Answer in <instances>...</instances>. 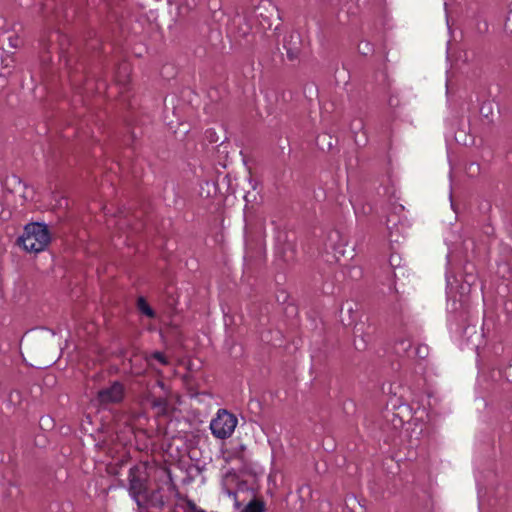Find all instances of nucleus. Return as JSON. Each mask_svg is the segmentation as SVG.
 <instances>
[{
    "label": "nucleus",
    "instance_id": "obj_7",
    "mask_svg": "<svg viewBox=\"0 0 512 512\" xmlns=\"http://www.w3.org/2000/svg\"><path fill=\"white\" fill-rule=\"evenodd\" d=\"M138 310L145 316L153 318L155 316L154 310L150 307L147 301L143 297H139L137 300Z\"/></svg>",
    "mask_w": 512,
    "mask_h": 512
},
{
    "label": "nucleus",
    "instance_id": "obj_5",
    "mask_svg": "<svg viewBox=\"0 0 512 512\" xmlns=\"http://www.w3.org/2000/svg\"><path fill=\"white\" fill-rule=\"evenodd\" d=\"M222 489L228 497L234 499L235 506L239 507L238 493L244 490V484L240 483L236 473L227 472L222 479Z\"/></svg>",
    "mask_w": 512,
    "mask_h": 512
},
{
    "label": "nucleus",
    "instance_id": "obj_17",
    "mask_svg": "<svg viewBox=\"0 0 512 512\" xmlns=\"http://www.w3.org/2000/svg\"><path fill=\"white\" fill-rule=\"evenodd\" d=\"M166 478H167L166 485L168 486L169 494H172V493H174V487H173V485L171 483L170 476L167 474Z\"/></svg>",
    "mask_w": 512,
    "mask_h": 512
},
{
    "label": "nucleus",
    "instance_id": "obj_15",
    "mask_svg": "<svg viewBox=\"0 0 512 512\" xmlns=\"http://www.w3.org/2000/svg\"><path fill=\"white\" fill-rule=\"evenodd\" d=\"M209 460H211V459L209 458ZM209 464H210V461L203 462L202 464L197 463V464H194V468L197 469V471L199 473H203L206 470V466L209 465Z\"/></svg>",
    "mask_w": 512,
    "mask_h": 512
},
{
    "label": "nucleus",
    "instance_id": "obj_8",
    "mask_svg": "<svg viewBox=\"0 0 512 512\" xmlns=\"http://www.w3.org/2000/svg\"><path fill=\"white\" fill-rule=\"evenodd\" d=\"M158 494H160V491H156V492L153 494V496H152V498H151V500H150V501H151V504H152V505H155V506H162V505H164V503H165L166 499L169 497V495H165V496H164V495H160V496L158 497Z\"/></svg>",
    "mask_w": 512,
    "mask_h": 512
},
{
    "label": "nucleus",
    "instance_id": "obj_2",
    "mask_svg": "<svg viewBox=\"0 0 512 512\" xmlns=\"http://www.w3.org/2000/svg\"><path fill=\"white\" fill-rule=\"evenodd\" d=\"M50 242V233L46 224L34 222L24 227L18 243L27 252L39 253L46 249Z\"/></svg>",
    "mask_w": 512,
    "mask_h": 512
},
{
    "label": "nucleus",
    "instance_id": "obj_4",
    "mask_svg": "<svg viewBox=\"0 0 512 512\" xmlns=\"http://www.w3.org/2000/svg\"><path fill=\"white\" fill-rule=\"evenodd\" d=\"M142 474L141 468L137 466L131 467L128 474L129 494L139 507L142 506V500L148 499L146 479Z\"/></svg>",
    "mask_w": 512,
    "mask_h": 512
},
{
    "label": "nucleus",
    "instance_id": "obj_20",
    "mask_svg": "<svg viewBox=\"0 0 512 512\" xmlns=\"http://www.w3.org/2000/svg\"><path fill=\"white\" fill-rule=\"evenodd\" d=\"M194 512H204L203 510L201 509H197L195 506H194Z\"/></svg>",
    "mask_w": 512,
    "mask_h": 512
},
{
    "label": "nucleus",
    "instance_id": "obj_14",
    "mask_svg": "<svg viewBox=\"0 0 512 512\" xmlns=\"http://www.w3.org/2000/svg\"><path fill=\"white\" fill-rule=\"evenodd\" d=\"M492 112V105L491 103H487L485 105L482 106L481 108V113L485 116V117H488L489 114Z\"/></svg>",
    "mask_w": 512,
    "mask_h": 512
},
{
    "label": "nucleus",
    "instance_id": "obj_11",
    "mask_svg": "<svg viewBox=\"0 0 512 512\" xmlns=\"http://www.w3.org/2000/svg\"><path fill=\"white\" fill-rule=\"evenodd\" d=\"M151 359L157 360L160 364H167V359L161 352H155L151 355Z\"/></svg>",
    "mask_w": 512,
    "mask_h": 512
},
{
    "label": "nucleus",
    "instance_id": "obj_10",
    "mask_svg": "<svg viewBox=\"0 0 512 512\" xmlns=\"http://www.w3.org/2000/svg\"><path fill=\"white\" fill-rule=\"evenodd\" d=\"M262 510H263V507H262L261 503L256 502V501L250 502L245 508L246 512H262Z\"/></svg>",
    "mask_w": 512,
    "mask_h": 512
},
{
    "label": "nucleus",
    "instance_id": "obj_18",
    "mask_svg": "<svg viewBox=\"0 0 512 512\" xmlns=\"http://www.w3.org/2000/svg\"><path fill=\"white\" fill-rule=\"evenodd\" d=\"M463 245H464V249L468 250V248L473 245V242L471 240H465Z\"/></svg>",
    "mask_w": 512,
    "mask_h": 512
},
{
    "label": "nucleus",
    "instance_id": "obj_12",
    "mask_svg": "<svg viewBox=\"0 0 512 512\" xmlns=\"http://www.w3.org/2000/svg\"><path fill=\"white\" fill-rule=\"evenodd\" d=\"M389 262H390V265H391L392 267L397 268V267H399V265H400L401 258H400V256H398V255L392 254V255L390 256V260H389Z\"/></svg>",
    "mask_w": 512,
    "mask_h": 512
},
{
    "label": "nucleus",
    "instance_id": "obj_1",
    "mask_svg": "<svg viewBox=\"0 0 512 512\" xmlns=\"http://www.w3.org/2000/svg\"><path fill=\"white\" fill-rule=\"evenodd\" d=\"M458 260H460V256L457 249L449 247L447 254L448 269H452ZM464 273V275H461V279H458L456 275H451L450 270L446 273L447 309L456 321L466 320V316L470 311V294L477 281V276L473 273L472 266L465 265Z\"/></svg>",
    "mask_w": 512,
    "mask_h": 512
},
{
    "label": "nucleus",
    "instance_id": "obj_3",
    "mask_svg": "<svg viewBox=\"0 0 512 512\" xmlns=\"http://www.w3.org/2000/svg\"><path fill=\"white\" fill-rule=\"evenodd\" d=\"M237 423L238 420L233 414L227 410H219L216 417L210 423V429L215 437L225 439L232 435Z\"/></svg>",
    "mask_w": 512,
    "mask_h": 512
},
{
    "label": "nucleus",
    "instance_id": "obj_13",
    "mask_svg": "<svg viewBox=\"0 0 512 512\" xmlns=\"http://www.w3.org/2000/svg\"><path fill=\"white\" fill-rule=\"evenodd\" d=\"M359 51L362 54L366 55L372 51V48L368 42H365V43L359 45Z\"/></svg>",
    "mask_w": 512,
    "mask_h": 512
},
{
    "label": "nucleus",
    "instance_id": "obj_21",
    "mask_svg": "<svg viewBox=\"0 0 512 512\" xmlns=\"http://www.w3.org/2000/svg\"><path fill=\"white\" fill-rule=\"evenodd\" d=\"M188 507L192 509V502L188 501Z\"/></svg>",
    "mask_w": 512,
    "mask_h": 512
},
{
    "label": "nucleus",
    "instance_id": "obj_19",
    "mask_svg": "<svg viewBox=\"0 0 512 512\" xmlns=\"http://www.w3.org/2000/svg\"><path fill=\"white\" fill-rule=\"evenodd\" d=\"M389 223H390V220H388L387 228L390 231V236L392 237V227L389 225Z\"/></svg>",
    "mask_w": 512,
    "mask_h": 512
},
{
    "label": "nucleus",
    "instance_id": "obj_6",
    "mask_svg": "<svg viewBox=\"0 0 512 512\" xmlns=\"http://www.w3.org/2000/svg\"><path fill=\"white\" fill-rule=\"evenodd\" d=\"M123 396V385L119 382H114L111 386L100 390L97 399L101 404H110L120 402Z\"/></svg>",
    "mask_w": 512,
    "mask_h": 512
},
{
    "label": "nucleus",
    "instance_id": "obj_16",
    "mask_svg": "<svg viewBox=\"0 0 512 512\" xmlns=\"http://www.w3.org/2000/svg\"><path fill=\"white\" fill-rule=\"evenodd\" d=\"M505 379L509 382L512 381V365L508 367V369L504 372Z\"/></svg>",
    "mask_w": 512,
    "mask_h": 512
},
{
    "label": "nucleus",
    "instance_id": "obj_9",
    "mask_svg": "<svg viewBox=\"0 0 512 512\" xmlns=\"http://www.w3.org/2000/svg\"><path fill=\"white\" fill-rule=\"evenodd\" d=\"M424 414H425L424 409L417 408L414 411V413L411 417V421L414 423V425H418V422H422L424 420Z\"/></svg>",
    "mask_w": 512,
    "mask_h": 512
}]
</instances>
